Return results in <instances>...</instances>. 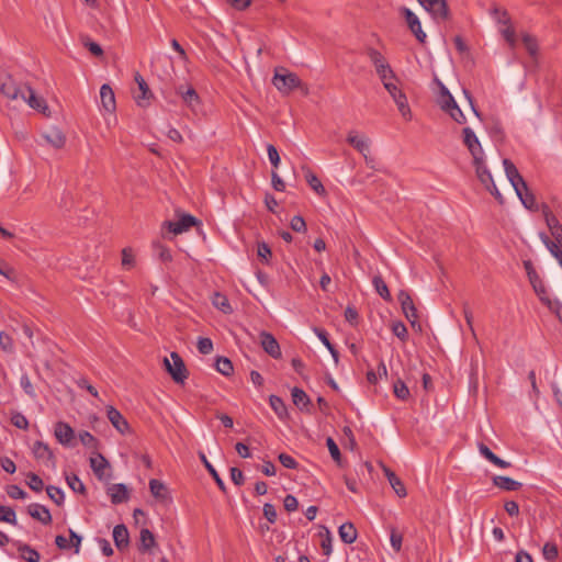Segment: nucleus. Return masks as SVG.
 <instances>
[{
    "label": "nucleus",
    "instance_id": "obj_64",
    "mask_svg": "<svg viewBox=\"0 0 562 562\" xmlns=\"http://www.w3.org/2000/svg\"><path fill=\"white\" fill-rule=\"evenodd\" d=\"M279 461L286 469H296L297 468V462L290 454L280 453L279 454Z\"/></svg>",
    "mask_w": 562,
    "mask_h": 562
},
{
    "label": "nucleus",
    "instance_id": "obj_58",
    "mask_svg": "<svg viewBox=\"0 0 562 562\" xmlns=\"http://www.w3.org/2000/svg\"><path fill=\"white\" fill-rule=\"evenodd\" d=\"M198 350L202 355H209L213 351V342L210 338H199Z\"/></svg>",
    "mask_w": 562,
    "mask_h": 562
},
{
    "label": "nucleus",
    "instance_id": "obj_31",
    "mask_svg": "<svg viewBox=\"0 0 562 562\" xmlns=\"http://www.w3.org/2000/svg\"><path fill=\"white\" fill-rule=\"evenodd\" d=\"M493 483L495 486L504 491H517L521 486L520 482L503 475L494 476Z\"/></svg>",
    "mask_w": 562,
    "mask_h": 562
},
{
    "label": "nucleus",
    "instance_id": "obj_29",
    "mask_svg": "<svg viewBox=\"0 0 562 562\" xmlns=\"http://www.w3.org/2000/svg\"><path fill=\"white\" fill-rule=\"evenodd\" d=\"M90 467L93 470L94 474L102 479L104 475V470L110 467L108 460L100 453L90 458Z\"/></svg>",
    "mask_w": 562,
    "mask_h": 562
},
{
    "label": "nucleus",
    "instance_id": "obj_49",
    "mask_svg": "<svg viewBox=\"0 0 562 562\" xmlns=\"http://www.w3.org/2000/svg\"><path fill=\"white\" fill-rule=\"evenodd\" d=\"M392 333L402 341H406L408 337L407 328L402 322H394L392 324Z\"/></svg>",
    "mask_w": 562,
    "mask_h": 562
},
{
    "label": "nucleus",
    "instance_id": "obj_50",
    "mask_svg": "<svg viewBox=\"0 0 562 562\" xmlns=\"http://www.w3.org/2000/svg\"><path fill=\"white\" fill-rule=\"evenodd\" d=\"M29 487L35 492H41L44 487L43 480L35 473H29L27 474V481H26Z\"/></svg>",
    "mask_w": 562,
    "mask_h": 562
},
{
    "label": "nucleus",
    "instance_id": "obj_59",
    "mask_svg": "<svg viewBox=\"0 0 562 562\" xmlns=\"http://www.w3.org/2000/svg\"><path fill=\"white\" fill-rule=\"evenodd\" d=\"M501 32L508 45L514 48L516 45V35L514 29L507 24Z\"/></svg>",
    "mask_w": 562,
    "mask_h": 562
},
{
    "label": "nucleus",
    "instance_id": "obj_7",
    "mask_svg": "<svg viewBox=\"0 0 562 562\" xmlns=\"http://www.w3.org/2000/svg\"><path fill=\"white\" fill-rule=\"evenodd\" d=\"M462 136L463 144L471 154L473 162H480V160L485 159L483 147L474 131L470 127H464L462 130Z\"/></svg>",
    "mask_w": 562,
    "mask_h": 562
},
{
    "label": "nucleus",
    "instance_id": "obj_44",
    "mask_svg": "<svg viewBox=\"0 0 562 562\" xmlns=\"http://www.w3.org/2000/svg\"><path fill=\"white\" fill-rule=\"evenodd\" d=\"M46 493L55 504L61 505L64 503L65 495L61 488L54 485H49L46 487Z\"/></svg>",
    "mask_w": 562,
    "mask_h": 562
},
{
    "label": "nucleus",
    "instance_id": "obj_56",
    "mask_svg": "<svg viewBox=\"0 0 562 562\" xmlns=\"http://www.w3.org/2000/svg\"><path fill=\"white\" fill-rule=\"evenodd\" d=\"M11 423L20 429H27L29 427V420L22 413H14L11 417Z\"/></svg>",
    "mask_w": 562,
    "mask_h": 562
},
{
    "label": "nucleus",
    "instance_id": "obj_17",
    "mask_svg": "<svg viewBox=\"0 0 562 562\" xmlns=\"http://www.w3.org/2000/svg\"><path fill=\"white\" fill-rule=\"evenodd\" d=\"M106 416L112 426L122 435L130 431V425L125 417L113 406L106 408Z\"/></svg>",
    "mask_w": 562,
    "mask_h": 562
},
{
    "label": "nucleus",
    "instance_id": "obj_32",
    "mask_svg": "<svg viewBox=\"0 0 562 562\" xmlns=\"http://www.w3.org/2000/svg\"><path fill=\"white\" fill-rule=\"evenodd\" d=\"M184 103L193 111L198 109L200 104V98L193 88H188L186 91L179 90Z\"/></svg>",
    "mask_w": 562,
    "mask_h": 562
},
{
    "label": "nucleus",
    "instance_id": "obj_47",
    "mask_svg": "<svg viewBox=\"0 0 562 562\" xmlns=\"http://www.w3.org/2000/svg\"><path fill=\"white\" fill-rule=\"evenodd\" d=\"M394 394L397 398L402 400V401H406L408 400L409 397V390L408 387L406 386V384L401 381V380H397L395 383H394Z\"/></svg>",
    "mask_w": 562,
    "mask_h": 562
},
{
    "label": "nucleus",
    "instance_id": "obj_28",
    "mask_svg": "<svg viewBox=\"0 0 562 562\" xmlns=\"http://www.w3.org/2000/svg\"><path fill=\"white\" fill-rule=\"evenodd\" d=\"M384 471V474L385 476L387 477L389 480V483L390 485L392 486V488L394 490V492L400 496V497H404L406 496V488L403 484V482L401 481L400 477H397L395 475L394 472H392L389 468H384L383 469Z\"/></svg>",
    "mask_w": 562,
    "mask_h": 562
},
{
    "label": "nucleus",
    "instance_id": "obj_16",
    "mask_svg": "<svg viewBox=\"0 0 562 562\" xmlns=\"http://www.w3.org/2000/svg\"><path fill=\"white\" fill-rule=\"evenodd\" d=\"M503 166L505 169L506 177L510 182L512 187L514 188V190H518L519 188L525 189L526 181L520 176L516 166L509 159H504Z\"/></svg>",
    "mask_w": 562,
    "mask_h": 562
},
{
    "label": "nucleus",
    "instance_id": "obj_20",
    "mask_svg": "<svg viewBox=\"0 0 562 562\" xmlns=\"http://www.w3.org/2000/svg\"><path fill=\"white\" fill-rule=\"evenodd\" d=\"M54 435L59 443L69 446L75 437L74 429L64 422H58L55 425Z\"/></svg>",
    "mask_w": 562,
    "mask_h": 562
},
{
    "label": "nucleus",
    "instance_id": "obj_39",
    "mask_svg": "<svg viewBox=\"0 0 562 562\" xmlns=\"http://www.w3.org/2000/svg\"><path fill=\"white\" fill-rule=\"evenodd\" d=\"M372 283L374 285L375 291L383 300L391 301L389 288L381 276H375L372 280Z\"/></svg>",
    "mask_w": 562,
    "mask_h": 562
},
{
    "label": "nucleus",
    "instance_id": "obj_3",
    "mask_svg": "<svg viewBox=\"0 0 562 562\" xmlns=\"http://www.w3.org/2000/svg\"><path fill=\"white\" fill-rule=\"evenodd\" d=\"M272 83L281 93L284 94H289L294 89L302 86L300 78L295 74L289 72L285 69L276 70Z\"/></svg>",
    "mask_w": 562,
    "mask_h": 562
},
{
    "label": "nucleus",
    "instance_id": "obj_25",
    "mask_svg": "<svg viewBox=\"0 0 562 562\" xmlns=\"http://www.w3.org/2000/svg\"><path fill=\"white\" fill-rule=\"evenodd\" d=\"M44 139L52 147L56 149H60L65 146L66 137L63 134V132L56 127L50 128L46 133L43 134Z\"/></svg>",
    "mask_w": 562,
    "mask_h": 562
},
{
    "label": "nucleus",
    "instance_id": "obj_5",
    "mask_svg": "<svg viewBox=\"0 0 562 562\" xmlns=\"http://www.w3.org/2000/svg\"><path fill=\"white\" fill-rule=\"evenodd\" d=\"M368 55L382 83L396 78L387 60L379 50L371 48Z\"/></svg>",
    "mask_w": 562,
    "mask_h": 562
},
{
    "label": "nucleus",
    "instance_id": "obj_38",
    "mask_svg": "<svg viewBox=\"0 0 562 562\" xmlns=\"http://www.w3.org/2000/svg\"><path fill=\"white\" fill-rule=\"evenodd\" d=\"M291 395L293 403L300 408H304L310 404V398L302 389L293 387Z\"/></svg>",
    "mask_w": 562,
    "mask_h": 562
},
{
    "label": "nucleus",
    "instance_id": "obj_12",
    "mask_svg": "<svg viewBox=\"0 0 562 562\" xmlns=\"http://www.w3.org/2000/svg\"><path fill=\"white\" fill-rule=\"evenodd\" d=\"M418 2L435 19L446 20L448 18L446 0H418Z\"/></svg>",
    "mask_w": 562,
    "mask_h": 562
},
{
    "label": "nucleus",
    "instance_id": "obj_34",
    "mask_svg": "<svg viewBox=\"0 0 562 562\" xmlns=\"http://www.w3.org/2000/svg\"><path fill=\"white\" fill-rule=\"evenodd\" d=\"M515 192L526 209L532 210L536 207V199L529 191L527 183H525V189L519 188L518 190H515Z\"/></svg>",
    "mask_w": 562,
    "mask_h": 562
},
{
    "label": "nucleus",
    "instance_id": "obj_48",
    "mask_svg": "<svg viewBox=\"0 0 562 562\" xmlns=\"http://www.w3.org/2000/svg\"><path fill=\"white\" fill-rule=\"evenodd\" d=\"M326 446L328 448V451H329L333 460L335 462H337L338 464H340V462H341V453H340V450H339L337 443L335 442V440L331 437H328L326 439Z\"/></svg>",
    "mask_w": 562,
    "mask_h": 562
},
{
    "label": "nucleus",
    "instance_id": "obj_41",
    "mask_svg": "<svg viewBox=\"0 0 562 562\" xmlns=\"http://www.w3.org/2000/svg\"><path fill=\"white\" fill-rule=\"evenodd\" d=\"M216 370L223 375H229L233 372V364L228 358L218 357L215 363Z\"/></svg>",
    "mask_w": 562,
    "mask_h": 562
},
{
    "label": "nucleus",
    "instance_id": "obj_8",
    "mask_svg": "<svg viewBox=\"0 0 562 562\" xmlns=\"http://www.w3.org/2000/svg\"><path fill=\"white\" fill-rule=\"evenodd\" d=\"M347 142L363 156L367 165L372 167L373 158L370 156L369 137L356 131H350L347 136Z\"/></svg>",
    "mask_w": 562,
    "mask_h": 562
},
{
    "label": "nucleus",
    "instance_id": "obj_13",
    "mask_svg": "<svg viewBox=\"0 0 562 562\" xmlns=\"http://www.w3.org/2000/svg\"><path fill=\"white\" fill-rule=\"evenodd\" d=\"M33 456L36 460L43 462L47 467H55L54 453L47 443L36 441L32 448Z\"/></svg>",
    "mask_w": 562,
    "mask_h": 562
},
{
    "label": "nucleus",
    "instance_id": "obj_15",
    "mask_svg": "<svg viewBox=\"0 0 562 562\" xmlns=\"http://www.w3.org/2000/svg\"><path fill=\"white\" fill-rule=\"evenodd\" d=\"M100 101L101 109L105 113L113 115L116 110L115 95L112 88L108 83L102 85L100 88Z\"/></svg>",
    "mask_w": 562,
    "mask_h": 562
},
{
    "label": "nucleus",
    "instance_id": "obj_1",
    "mask_svg": "<svg viewBox=\"0 0 562 562\" xmlns=\"http://www.w3.org/2000/svg\"><path fill=\"white\" fill-rule=\"evenodd\" d=\"M0 92L8 100L25 103L43 114H46L48 110L46 101L36 95L29 85L18 82L7 72H0Z\"/></svg>",
    "mask_w": 562,
    "mask_h": 562
},
{
    "label": "nucleus",
    "instance_id": "obj_23",
    "mask_svg": "<svg viewBox=\"0 0 562 562\" xmlns=\"http://www.w3.org/2000/svg\"><path fill=\"white\" fill-rule=\"evenodd\" d=\"M475 167V172L481 181V183L487 189L491 190V186L494 184V180L491 171L488 170L485 159L480 160V162H473Z\"/></svg>",
    "mask_w": 562,
    "mask_h": 562
},
{
    "label": "nucleus",
    "instance_id": "obj_57",
    "mask_svg": "<svg viewBox=\"0 0 562 562\" xmlns=\"http://www.w3.org/2000/svg\"><path fill=\"white\" fill-rule=\"evenodd\" d=\"M267 154H268L270 164L274 168H278L280 165V155H279L277 148L272 144L267 145Z\"/></svg>",
    "mask_w": 562,
    "mask_h": 562
},
{
    "label": "nucleus",
    "instance_id": "obj_10",
    "mask_svg": "<svg viewBox=\"0 0 562 562\" xmlns=\"http://www.w3.org/2000/svg\"><path fill=\"white\" fill-rule=\"evenodd\" d=\"M397 299H398V302L401 304V307H402V311H403L405 317L411 323V325L413 327H415L417 324L418 316H417V310L414 305L413 299L404 290L400 291Z\"/></svg>",
    "mask_w": 562,
    "mask_h": 562
},
{
    "label": "nucleus",
    "instance_id": "obj_53",
    "mask_svg": "<svg viewBox=\"0 0 562 562\" xmlns=\"http://www.w3.org/2000/svg\"><path fill=\"white\" fill-rule=\"evenodd\" d=\"M522 43L527 49V52L531 55V56H535L538 52V44L536 42V40L529 35V34H524L522 35Z\"/></svg>",
    "mask_w": 562,
    "mask_h": 562
},
{
    "label": "nucleus",
    "instance_id": "obj_9",
    "mask_svg": "<svg viewBox=\"0 0 562 562\" xmlns=\"http://www.w3.org/2000/svg\"><path fill=\"white\" fill-rule=\"evenodd\" d=\"M550 233L553 237L552 240L546 234H540V238L562 268V226L555 227Z\"/></svg>",
    "mask_w": 562,
    "mask_h": 562
},
{
    "label": "nucleus",
    "instance_id": "obj_63",
    "mask_svg": "<svg viewBox=\"0 0 562 562\" xmlns=\"http://www.w3.org/2000/svg\"><path fill=\"white\" fill-rule=\"evenodd\" d=\"M542 553L546 560L552 561L558 557V549L552 543H546L543 546Z\"/></svg>",
    "mask_w": 562,
    "mask_h": 562
},
{
    "label": "nucleus",
    "instance_id": "obj_54",
    "mask_svg": "<svg viewBox=\"0 0 562 562\" xmlns=\"http://www.w3.org/2000/svg\"><path fill=\"white\" fill-rule=\"evenodd\" d=\"M0 347L5 352H13L14 351V345L13 339L8 334L1 331L0 333Z\"/></svg>",
    "mask_w": 562,
    "mask_h": 562
},
{
    "label": "nucleus",
    "instance_id": "obj_27",
    "mask_svg": "<svg viewBox=\"0 0 562 562\" xmlns=\"http://www.w3.org/2000/svg\"><path fill=\"white\" fill-rule=\"evenodd\" d=\"M155 546L154 533L149 529L143 528L139 532V550L142 552H149Z\"/></svg>",
    "mask_w": 562,
    "mask_h": 562
},
{
    "label": "nucleus",
    "instance_id": "obj_30",
    "mask_svg": "<svg viewBox=\"0 0 562 562\" xmlns=\"http://www.w3.org/2000/svg\"><path fill=\"white\" fill-rule=\"evenodd\" d=\"M339 537L342 542L351 544L357 539V529L351 522H345L339 527Z\"/></svg>",
    "mask_w": 562,
    "mask_h": 562
},
{
    "label": "nucleus",
    "instance_id": "obj_45",
    "mask_svg": "<svg viewBox=\"0 0 562 562\" xmlns=\"http://www.w3.org/2000/svg\"><path fill=\"white\" fill-rule=\"evenodd\" d=\"M524 268L526 270V273L528 276V279L532 285V288H537V282L541 285V280L537 273V271L533 268V265L530 260L524 261Z\"/></svg>",
    "mask_w": 562,
    "mask_h": 562
},
{
    "label": "nucleus",
    "instance_id": "obj_4",
    "mask_svg": "<svg viewBox=\"0 0 562 562\" xmlns=\"http://www.w3.org/2000/svg\"><path fill=\"white\" fill-rule=\"evenodd\" d=\"M383 87L390 93V95L392 97L393 101L397 105V109H398L401 115L406 121H409L412 119V111L409 109L406 95L397 87V79L394 78V79L383 83Z\"/></svg>",
    "mask_w": 562,
    "mask_h": 562
},
{
    "label": "nucleus",
    "instance_id": "obj_42",
    "mask_svg": "<svg viewBox=\"0 0 562 562\" xmlns=\"http://www.w3.org/2000/svg\"><path fill=\"white\" fill-rule=\"evenodd\" d=\"M0 522L16 525V515L11 507L0 506Z\"/></svg>",
    "mask_w": 562,
    "mask_h": 562
},
{
    "label": "nucleus",
    "instance_id": "obj_46",
    "mask_svg": "<svg viewBox=\"0 0 562 562\" xmlns=\"http://www.w3.org/2000/svg\"><path fill=\"white\" fill-rule=\"evenodd\" d=\"M66 482L68 484V486L76 493H80V494H83L85 491H86V487L82 483V481L76 475V474H70V475H67L66 476Z\"/></svg>",
    "mask_w": 562,
    "mask_h": 562
},
{
    "label": "nucleus",
    "instance_id": "obj_6",
    "mask_svg": "<svg viewBox=\"0 0 562 562\" xmlns=\"http://www.w3.org/2000/svg\"><path fill=\"white\" fill-rule=\"evenodd\" d=\"M164 364L176 383H183L188 378L184 362L177 352H171L170 360L165 358Z\"/></svg>",
    "mask_w": 562,
    "mask_h": 562
},
{
    "label": "nucleus",
    "instance_id": "obj_62",
    "mask_svg": "<svg viewBox=\"0 0 562 562\" xmlns=\"http://www.w3.org/2000/svg\"><path fill=\"white\" fill-rule=\"evenodd\" d=\"M7 493L14 499H24L26 497V493L18 485H9L7 487Z\"/></svg>",
    "mask_w": 562,
    "mask_h": 562
},
{
    "label": "nucleus",
    "instance_id": "obj_22",
    "mask_svg": "<svg viewBox=\"0 0 562 562\" xmlns=\"http://www.w3.org/2000/svg\"><path fill=\"white\" fill-rule=\"evenodd\" d=\"M27 513L32 518L41 521L44 525H48L52 522V515L48 508L41 504H30L27 506Z\"/></svg>",
    "mask_w": 562,
    "mask_h": 562
},
{
    "label": "nucleus",
    "instance_id": "obj_24",
    "mask_svg": "<svg viewBox=\"0 0 562 562\" xmlns=\"http://www.w3.org/2000/svg\"><path fill=\"white\" fill-rule=\"evenodd\" d=\"M113 540L119 550H123L128 547L130 533L125 525H116L113 529Z\"/></svg>",
    "mask_w": 562,
    "mask_h": 562
},
{
    "label": "nucleus",
    "instance_id": "obj_55",
    "mask_svg": "<svg viewBox=\"0 0 562 562\" xmlns=\"http://www.w3.org/2000/svg\"><path fill=\"white\" fill-rule=\"evenodd\" d=\"M543 215L550 232H552L553 229H555V227H559L561 225L558 218L552 214V212L547 206L543 207Z\"/></svg>",
    "mask_w": 562,
    "mask_h": 562
},
{
    "label": "nucleus",
    "instance_id": "obj_2",
    "mask_svg": "<svg viewBox=\"0 0 562 562\" xmlns=\"http://www.w3.org/2000/svg\"><path fill=\"white\" fill-rule=\"evenodd\" d=\"M439 88L440 91L437 97V104L439 108L448 113L450 117L457 123L464 124L467 122V117L457 104L450 91L442 83H439Z\"/></svg>",
    "mask_w": 562,
    "mask_h": 562
},
{
    "label": "nucleus",
    "instance_id": "obj_40",
    "mask_svg": "<svg viewBox=\"0 0 562 562\" xmlns=\"http://www.w3.org/2000/svg\"><path fill=\"white\" fill-rule=\"evenodd\" d=\"M80 41H81L82 45H83V46H85V47H86V48H87V49H88L92 55H94V56H97V57H100V56H102V55H103V49H102V47H101L98 43L93 42L89 36H87V35H82V36L80 37Z\"/></svg>",
    "mask_w": 562,
    "mask_h": 562
},
{
    "label": "nucleus",
    "instance_id": "obj_11",
    "mask_svg": "<svg viewBox=\"0 0 562 562\" xmlns=\"http://www.w3.org/2000/svg\"><path fill=\"white\" fill-rule=\"evenodd\" d=\"M135 81L138 86L137 91L134 92V100L140 108H147L150 104L153 93L145 79L139 75H135Z\"/></svg>",
    "mask_w": 562,
    "mask_h": 562
},
{
    "label": "nucleus",
    "instance_id": "obj_26",
    "mask_svg": "<svg viewBox=\"0 0 562 562\" xmlns=\"http://www.w3.org/2000/svg\"><path fill=\"white\" fill-rule=\"evenodd\" d=\"M149 490L151 495L159 501H167L169 498V493L167 486L159 480L151 479L149 481Z\"/></svg>",
    "mask_w": 562,
    "mask_h": 562
},
{
    "label": "nucleus",
    "instance_id": "obj_35",
    "mask_svg": "<svg viewBox=\"0 0 562 562\" xmlns=\"http://www.w3.org/2000/svg\"><path fill=\"white\" fill-rule=\"evenodd\" d=\"M269 404L280 419L286 418L288 409L282 398L277 395H270Z\"/></svg>",
    "mask_w": 562,
    "mask_h": 562
},
{
    "label": "nucleus",
    "instance_id": "obj_43",
    "mask_svg": "<svg viewBox=\"0 0 562 562\" xmlns=\"http://www.w3.org/2000/svg\"><path fill=\"white\" fill-rule=\"evenodd\" d=\"M201 459H202V462L204 463L205 468L207 469V471L210 472V474L212 475V477L214 479V481L216 482L217 486L220 487V490H222L223 492L226 490L225 487V483L224 481L221 479V476L218 475L217 471L214 469V467L207 461V459L205 458L204 454L201 456Z\"/></svg>",
    "mask_w": 562,
    "mask_h": 562
},
{
    "label": "nucleus",
    "instance_id": "obj_18",
    "mask_svg": "<svg viewBox=\"0 0 562 562\" xmlns=\"http://www.w3.org/2000/svg\"><path fill=\"white\" fill-rule=\"evenodd\" d=\"M260 344L263 350L272 358L279 359L281 357L280 345L270 333L262 331L260 334Z\"/></svg>",
    "mask_w": 562,
    "mask_h": 562
},
{
    "label": "nucleus",
    "instance_id": "obj_19",
    "mask_svg": "<svg viewBox=\"0 0 562 562\" xmlns=\"http://www.w3.org/2000/svg\"><path fill=\"white\" fill-rule=\"evenodd\" d=\"M404 16L408 24L409 30L414 33L416 38L423 43L426 38V33L422 30V23L418 16L407 8L403 9Z\"/></svg>",
    "mask_w": 562,
    "mask_h": 562
},
{
    "label": "nucleus",
    "instance_id": "obj_21",
    "mask_svg": "<svg viewBox=\"0 0 562 562\" xmlns=\"http://www.w3.org/2000/svg\"><path fill=\"white\" fill-rule=\"evenodd\" d=\"M108 495L113 504L127 502L130 497L128 488L123 483L112 484L108 487Z\"/></svg>",
    "mask_w": 562,
    "mask_h": 562
},
{
    "label": "nucleus",
    "instance_id": "obj_61",
    "mask_svg": "<svg viewBox=\"0 0 562 562\" xmlns=\"http://www.w3.org/2000/svg\"><path fill=\"white\" fill-rule=\"evenodd\" d=\"M80 442L88 448H95L97 439L89 432L82 431L79 434Z\"/></svg>",
    "mask_w": 562,
    "mask_h": 562
},
{
    "label": "nucleus",
    "instance_id": "obj_37",
    "mask_svg": "<svg viewBox=\"0 0 562 562\" xmlns=\"http://www.w3.org/2000/svg\"><path fill=\"white\" fill-rule=\"evenodd\" d=\"M212 304L217 308L220 310L221 312L225 313V314H229L233 312V308L229 304V301L228 299L221 294V293H214L213 297H212Z\"/></svg>",
    "mask_w": 562,
    "mask_h": 562
},
{
    "label": "nucleus",
    "instance_id": "obj_33",
    "mask_svg": "<svg viewBox=\"0 0 562 562\" xmlns=\"http://www.w3.org/2000/svg\"><path fill=\"white\" fill-rule=\"evenodd\" d=\"M16 546H18V550L21 554V558L23 560H25L26 562H38L40 561L41 555L35 549L31 548L27 544H23L20 542H18Z\"/></svg>",
    "mask_w": 562,
    "mask_h": 562
},
{
    "label": "nucleus",
    "instance_id": "obj_60",
    "mask_svg": "<svg viewBox=\"0 0 562 562\" xmlns=\"http://www.w3.org/2000/svg\"><path fill=\"white\" fill-rule=\"evenodd\" d=\"M290 226L294 232L303 233L306 231V223L302 216H293Z\"/></svg>",
    "mask_w": 562,
    "mask_h": 562
},
{
    "label": "nucleus",
    "instance_id": "obj_36",
    "mask_svg": "<svg viewBox=\"0 0 562 562\" xmlns=\"http://www.w3.org/2000/svg\"><path fill=\"white\" fill-rule=\"evenodd\" d=\"M305 179L316 194L325 195L326 190L315 173H313L311 170H307L305 172Z\"/></svg>",
    "mask_w": 562,
    "mask_h": 562
},
{
    "label": "nucleus",
    "instance_id": "obj_52",
    "mask_svg": "<svg viewBox=\"0 0 562 562\" xmlns=\"http://www.w3.org/2000/svg\"><path fill=\"white\" fill-rule=\"evenodd\" d=\"M135 265V257L131 248H124L122 250V266L125 269H132Z\"/></svg>",
    "mask_w": 562,
    "mask_h": 562
},
{
    "label": "nucleus",
    "instance_id": "obj_14",
    "mask_svg": "<svg viewBox=\"0 0 562 562\" xmlns=\"http://www.w3.org/2000/svg\"><path fill=\"white\" fill-rule=\"evenodd\" d=\"M198 221L194 216L184 214L178 221L166 222L165 225L175 235L182 234L196 225Z\"/></svg>",
    "mask_w": 562,
    "mask_h": 562
},
{
    "label": "nucleus",
    "instance_id": "obj_51",
    "mask_svg": "<svg viewBox=\"0 0 562 562\" xmlns=\"http://www.w3.org/2000/svg\"><path fill=\"white\" fill-rule=\"evenodd\" d=\"M20 385L30 397H32V398L36 397L34 386L26 373L22 374V376L20 379Z\"/></svg>",
    "mask_w": 562,
    "mask_h": 562
}]
</instances>
